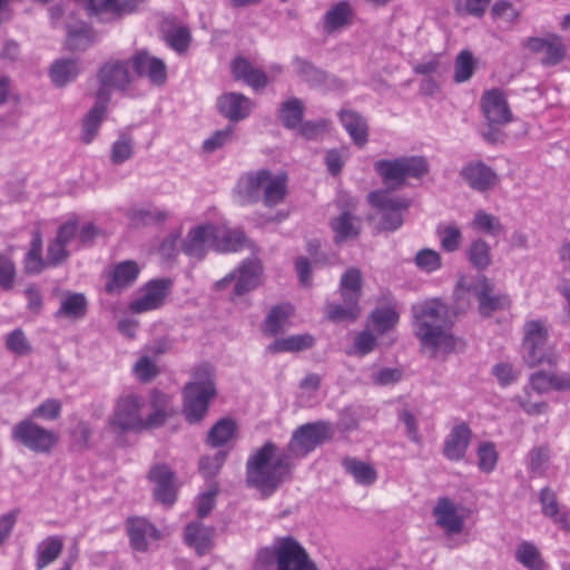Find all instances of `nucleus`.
<instances>
[{"label": "nucleus", "instance_id": "nucleus-60", "mask_svg": "<svg viewBox=\"0 0 570 570\" xmlns=\"http://www.w3.org/2000/svg\"><path fill=\"white\" fill-rule=\"evenodd\" d=\"M134 372L140 382L148 383L156 377L158 368L149 357L142 356L136 362Z\"/></svg>", "mask_w": 570, "mask_h": 570}, {"label": "nucleus", "instance_id": "nucleus-14", "mask_svg": "<svg viewBox=\"0 0 570 570\" xmlns=\"http://www.w3.org/2000/svg\"><path fill=\"white\" fill-rule=\"evenodd\" d=\"M128 61L109 60L105 62L98 70L97 78L100 83L98 90H104L110 98V90H126L131 77L128 71Z\"/></svg>", "mask_w": 570, "mask_h": 570}, {"label": "nucleus", "instance_id": "nucleus-9", "mask_svg": "<svg viewBox=\"0 0 570 570\" xmlns=\"http://www.w3.org/2000/svg\"><path fill=\"white\" fill-rule=\"evenodd\" d=\"M523 361L529 367L553 365L558 356L547 347L548 330L540 321H529L523 326Z\"/></svg>", "mask_w": 570, "mask_h": 570}, {"label": "nucleus", "instance_id": "nucleus-43", "mask_svg": "<svg viewBox=\"0 0 570 570\" xmlns=\"http://www.w3.org/2000/svg\"><path fill=\"white\" fill-rule=\"evenodd\" d=\"M476 68V62L470 50H461L454 60L453 80L463 83L471 79Z\"/></svg>", "mask_w": 570, "mask_h": 570}, {"label": "nucleus", "instance_id": "nucleus-55", "mask_svg": "<svg viewBox=\"0 0 570 570\" xmlns=\"http://www.w3.org/2000/svg\"><path fill=\"white\" fill-rule=\"evenodd\" d=\"M414 261L419 268L428 273H432L441 266V257L439 253L430 248L419 250Z\"/></svg>", "mask_w": 570, "mask_h": 570}, {"label": "nucleus", "instance_id": "nucleus-26", "mask_svg": "<svg viewBox=\"0 0 570 570\" xmlns=\"http://www.w3.org/2000/svg\"><path fill=\"white\" fill-rule=\"evenodd\" d=\"M130 546L134 550L144 552L148 549V538L157 540L158 530L144 518H130L127 521Z\"/></svg>", "mask_w": 570, "mask_h": 570}, {"label": "nucleus", "instance_id": "nucleus-56", "mask_svg": "<svg viewBox=\"0 0 570 570\" xmlns=\"http://www.w3.org/2000/svg\"><path fill=\"white\" fill-rule=\"evenodd\" d=\"M529 469L535 475H542L549 460V449L547 446H538L532 449L529 454Z\"/></svg>", "mask_w": 570, "mask_h": 570}, {"label": "nucleus", "instance_id": "nucleus-24", "mask_svg": "<svg viewBox=\"0 0 570 570\" xmlns=\"http://www.w3.org/2000/svg\"><path fill=\"white\" fill-rule=\"evenodd\" d=\"M435 523L448 534H456L463 530V518L458 513L456 505L449 498H440L433 508Z\"/></svg>", "mask_w": 570, "mask_h": 570}, {"label": "nucleus", "instance_id": "nucleus-54", "mask_svg": "<svg viewBox=\"0 0 570 570\" xmlns=\"http://www.w3.org/2000/svg\"><path fill=\"white\" fill-rule=\"evenodd\" d=\"M166 41L178 53L185 52L190 43V32L185 27L175 28L166 35Z\"/></svg>", "mask_w": 570, "mask_h": 570}, {"label": "nucleus", "instance_id": "nucleus-2", "mask_svg": "<svg viewBox=\"0 0 570 570\" xmlns=\"http://www.w3.org/2000/svg\"><path fill=\"white\" fill-rule=\"evenodd\" d=\"M413 331L422 346L433 352L451 353L455 338L451 334L449 306L440 298H430L412 306Z\"/></svg>", "mask_w": 570, "mask_h": 570}, {"label": "nucleus", "instance_id": "nucleus-19", "mask_svg": "<svg viewBox=\"0 0 570 570\" xmlns=\"http://www.w3.org/2000/svg\"><path fill=\"white\" fill-rule=\"evenodd\" d=\"M140 273L138 264L134 261H124L116 264L108 273L105 291L109 295H119L131 287Z\"/></svg>", "mask_w": 570, "mask_h": 570}, {"label": "nucleus", "instance_id": "nucleus-28", "mask_svg": "<svg viewBox=\"0 0 570 570\" xmlns=\"http://www.w3.org/2000/svg\"><path fill=\"white\" fill-rule=\"evenodd\" d=\"M213 237L214 249L217 252H237L246 245L248 239L239 229H228L224 226L214 225Z\"/></svg>", "mask_w": 570, "mask_h": 570}, {"label": "nucleus", "instance_id": "nucleus-36", "mask_svg": "<svg viewBox=\"0 0 570 570\" xmlns=\"http://www.w3.org/2000/svg\"><path fill=\"white\" fill-rule=\"evenodd\" d=\"M304 104L301 99L293 97L281 104L278 117L284 127L287 129H296L303 120Z\"/></svg>", "mask_w": 570, "mask_h": 570}, {"label": "nucleus", "instance_id": "nucleus-61", "mask_svg": "<svg viewBox=\"0 0 570 570\" xmlns=\"http://www.w3.org/2000/svg\"><path fill=\"white\" fill-rule=\"evenodd\" d=\"M539 501L542 507V513L548 517H557L559 512V503L556 493L550 488H543L539 493Z\"/></svg>", "mask_w": 570, "mask_h": 570}, {"label": "nucleus", "instance_id": "nucleus-13", "mask_svg": "<svg viewBox=\"0 0 570 570\" xmlns=\"http://www.w3.org/2000/svg\"><path fill=\"white\" fill-rule=\"evenodd\" d=\"M263 267L257 258H250L240 264V266L229 273L224 278L216 282L217 289H224L228 284L235 282L233 295L242 296L258 286Z\"/></svg>", "mask_w": 570, "mask_h": 570}, {"label": "nucleus", "instance_id": "nucleus-15", "mask_svg": "<svg viewBox=\"0 0 570 570\" xmlns=\"http://www.w3.org/2000/svg\"><path fill=\"white\" fill-rule=\"evenodd\" d=\"M480 107L489 124H509L512 121V111L504 94L497 88L483 92Z\"/></svg>", "mask_w": 570, "mask_h": 570}, {"label": "nucleus", "instance_id": "nucleus-3", "mask_svg": "<svg viewBox=\"0 0 570 570\" xmlns=\"http://www.w3.org/2000/svg\"><path fill=\"white\" fill-rule=\"evenodd\" d=\"M239 195L248 203H256L261 198L267 207L281 204L287 194V175H274L268 169L244 174L237 184Z\"/></svg>", "mask_w": 570, "mask_h": 570}, {"label": "nucleus", "instance_id": "nucleus-40", "mask_svg": "<svg viewBox=\"0 0 570 570\" xmlns=\"http://www.w3.org/2000/svg\"><path fill=\"white\" fill-rule=\"evenodd\" d=\"M331 227L335 234V243L355 238L360 233L358 225L355 224L354 217L348 212H344L338 217L334 218L331 223Z\"/></svg>", "mask_w": 570, "mask_h": 570}, {"label": "nucleus", "instance_id": "nucleus-53", "mask_svg": "<svg viewBox=\"0 0 570 570\" xmlns=\"http://www.w3.org/2000/svg\"><path fill=\"white\" fill-rule=\"evenodd\" d=\"M371 317L376 331L380 333L391 330L399 321V315L393 308H377L372 313Z\"/></svg>", "mask_w": 570, "mask_h": 570}, {"label": "nucleus", "instance_id": "nucleus-42", "mask_svg": "<svg viewBox=\"0 0 570 570\" xmlns=\"http://www.w3.org/2000/svg\"><path fill=\"white\" fill-rule=\"evenodd\" d=\"M466 255L471 265L480 271L488 268L492 263L490 246L481 238L470 244Z\"/></svg>", "mask_w": 570, "mask_h": 570}, {"label": "nucleus", "instance_id": "nucleus-63", "mask_svg": "<svg viewBox=\"0 0 570 570\" xmlns=\"http://www.w3.org/2000/svg\"><path fill=\"white\" fill-rule=\"evenodd\" d=\"M348 156V149L343 148L342 150L338 149H331L326 153L325 156V164L327 167V170L331 175L336 176L341 173L344 160Z\"/></svg>", "mask_w": 570, "mask_h": 570}, {"label": "nucleus", "instance_id": "nucleus-16", "mask_svg": "<svg viewBox=\"0 0 570 570\" xmlns=\"http://www.w3.org/2000/svg\"><path fill=\"white\" fill-rule=\"evenodd\" d=\"M171 281L167 278L153 279L148 282L144 288V294L132 301L129 309L134 313L140 314L148 311L157 309L164 305Z\"/></svg>", "mask_w": 570, "mask_h": 570}, {"label": "nucleus", "instance_id": "nucleus-59", "mask_svg": "<svg viewBox=\"0 0 570 570\" xmlns=\"http://www.w3.org/2000/svg\"><path fill=\"white\" fill-rule=\"evenodd\" d=\"M7 348L18 355H27L31 352L30 344L21 330L11 332L6 341Z\"/></svg>", "mask_w": 570, "mask_h": 570}, {"label": "nucleus", "instance_id": "nucleus-34", "mask_svg": "<svg viewBox=\"0 0 570 570\" xmlns=\"http://www.w3.org/2000/svg\"><path fill=\"white\" fill-rule=\"evenodd\" d=\"M315 340L311 334L291 335L274 341L267 346V351L272 353L301 352L311 348Z\"/></svg>", "mask_w": 570, "mask_h": 570}, {"label": "nucleus", "instance_id": "nucleus-27", "mask_svg": "<svg viewBox=\"0 0 570 570\" xmlns=\"http://www.w3.org/2000/svg\"><path fill=\"white\" fill-rule=\"evenodd\" d=\"M340 120L356 146L364 147L367 144L368 127L363 116L353 110H342Z\"/></svg>", "mask_w": 570, "mask_h": 570}, {"label": "nucleus", "instance_id": "nucleus-37", "mask_svg": "<svg viewBox=\"0 0 570 570\" xmlns=\"http://www.w3.org/2000/svg\"><path fill=\"white\" fill-rule=\"evenodd\" d=\"M342 465L347 473H350L356 483L363 485H371L377 479V473L373 466L363 461H358L354 458H344Z\"/></svg>", "mask_w": 570, "mask_h": 570}, {"label": "nucleus", "instance_id": "nucleus-52", "mask_svg": "<svg viewBox=\"0 0 570 570\" xmlns=\"http://www.w3.org/2000/svg\"><path fill=\"white\" fill-rule=\"evenodd\" d=\"M498 462V454L493 443L484 442L478 449V465L483 472H491L494 470Z\"/></svg>", "mask_w": 570, "mask_h": 570}, {"label": "nucleus", "instance_id": "nucleus-64", "mask_svg": "<svg viewBox=\"0 0 570 570\" xmlns=\"http://www.w3.org/2000/svg\"><path fill=\"white\" fill-rule=\"evenodd\" d=\"M68 257L66 246L53 239L47 248L46 261L48 266H58Z\"/></svg>", "mask_w": 570, "mask_h": 570}, {"label": "nucleus", "instance_id": "nucleus-50", "mask_svg": "<svg viewBox=\"0 0 570 570\" xmlns=\"http://www.w3.org/2000/svg\"><path fill=\"white\" fill-rule=\"evenodd\" d=\"M226 453L220 451L214 455H204L200 458L198 469L202 475L206 479L214 478L224 465Z\"/></svg>", "mask_w": 570, "mask_h": 570}, {"label": "nucleus", "instance_id": "nucleus-23", "mask_svg": "<svg viewBox=\"0 0 570 570\" xmlns=\"http://www.w3.org/2000/svg\"><path fill=\"white\" fill-rule=\"evenodd\" d=\"M253 108L252 100L238 92H227L217 99V109L222 116L232 122L247 118Z\"/></svg>", "mask_w": 570, "mask_h": 570}, {"label": "nucleus", "instance_id": "nucleus-25", "mask_svg": "<svg viewBox=\"0 0 570 570\" xmlns=\"http://www.w3.org/2000/svg\"><path fill=\"white\" fill-rule=\"evenodd\" d=\"M96 99V104L83 118L81 140L85 144H90L96 137L109 102V97L104 90L97 91Z\"/></svg>", "mask_w": 570, "mask_h": 570}, {"label": "nucleus", "instance_id": "nucleus-44", "mask_svg": "<svg viewBox=\"0 0 570 570\" xmlns=\"http://www.w3.org/2000/svg\"><path fill=\"white\" fill-rule=\"evenodd\" d=\"M515 559L530 570H544V561L539 550L530 542H522L517 547Z\"/></svg>", "mask_w": 570, "mask_h": 570}, {"label": "nucleus", "instance_id": "nucleus-33", "mask_svg": "<svg viewBox=\"0 0 570 570\" xmlns=\"http://www.w3.org/2000/svg\"><path fill=\"white\" fill-rule=\"evenodd\" d=\"M292 65L296 76L311 87H321L326 82L327 73L314 66L309 60L295 57Z\"/></svg>", "mask_w": 570, "mask_h": 570}, {"label": "nucleus", "instance_id": "nucleus-30", "mask_svg": "<svg viewBox=\"0 0 570 570\" xmlns=\"http://www.w3.org/2000/svg\"><path fill=\"white\" fill-rule=\"evenodd\" d=\"M293 312L294 308L289 304H281L272 307L262 325L263 332L269 336H276L285 331L289 325V317Z\"/></svg>", "mask_w": 570, "mask_h": 570}, {"label": "nucleus", "instance_id": "nucleus-39", "mask_svg": "<svg viewBox=\"0 0 570 570\" xmlns=\"http://www.w3.org/2000/svg\"><path fill=\"white\" fill-rule=\"evenodd\" d=\"M236 424L232 419H220L207 434V443L213 448L225 445L235 434Z\"/></svg>", "mask_w": 570, "mask_h": 570}, {"label": "nucleus", "instance_id": "nucleus-62", "mask_svg": "<svg viewBox=\"0 0 570 570\" xmlns=\"http://www.w3.org/2000/svg\"><path fill=\"white\" fill-rule=\"evenodd\" d=\"M60 412L61 403L56 399H48L32 411L31 416L56 420L60 415Z\"/></svg>", "mask_w": 570, "mask_h": 570}, {"label": "nucleus", "instance_id": "nucleus-1", "mask_svg": "<svg viewBox=\"0 0 570 570\" xmlns=\"http://www.w3.org/2000/svg\"><path fill=\"white\" fill-rule=\"evenodd\" d=\"M333 438L331 423L316 421L295 429L286 451L277 454V445L266 441L246 461V484L256 489L263 499L269 498L292 478V458H304Z\"/></svg>", "mask_w": 570, "mask_h": 570}, {"label": "nucleus", "instance_id": "nucleus-21", "mask_svg": "<svg viewBox=\"0 0 570 570\" xmlns=\"http://www.w3.org/2000/svg\"><path fill=\"white\" fill-rule=\"evenodd\" d=\"M461 177L476 191H488L499 181L495 171L482 161H471L461 171Z\"/></svg>", "mask_w": 570, "mask_h": 570}, {"label": "nucleus", "instance_id": "nucleus-35", "mask_svg": "<svg viewBox=\"0 0 570 570\" xmlns=\"http://www.w3.org/2000/svg\"><path fill=\"white\" fill-rule=\"evenodd\" d=\"M42 252V236L40 230H35L32 235V240L30 244V248L26 254L23 261V269L26 274H39L41 273L47 265V261L41 256Z\"/></svg>", "mask_w": 570, "mask_h": 570}, {"label": "nucleus", "instance_id": "nucleus-38", "mask_svg": "<svg viewBox=\"0 0 570 570\" xmlns=\"http://www.w3.org/2000/svg\"><path fill=\"white\" fill-rule=\"evenodd\" d=\"M87 311V299L81 293H66L62 296L57 317L81 318Z\"/></svg>", "mask_w": 570, "mask_h": 570}, {"label": "nucleus", "instance_id": "nucleus-12", "mask_svg": "<svg viewBox=\"0 0 570 570\" xmlns=\"http://www.w3.org/2000/svg\"><path fill=\"white\" fill-rule=\"evenodd\" d=\"M478 301V311L483 317L508 309L511 301L507 294L495 293L494 283L485 275L478 276L468 288Z\"/></svg>", "mask_w": 570, "mask_h": 570}, {"label": "nucleus", "instance_id": "nucleus-29", "mask_svg": "<svg viewBox=\"0 0 570 570\" xmlns=\"http://www.w3.org/2000/svg\"><path fill=\"white\" fill-rule=\"evenodd\" d=\"M353 17L352 7L347 1H338L323 17V30L333 33L347 26Z\"/></svg>", "mask_w": 570, "mask_h": 570}, {"label": "nucleus", "instance_id": "nucleus-18", "mask_svg": "<svg viewBox=\"0 0 570 570\" xmlns=\"http://www.w3.org/2000/svg\"><path fill=\"white\" fill-rule=\"evenodd\" d=\"M148 480L155 484L154 497L156 501L171 505L176 500L177 487L175 473L167 464H156L148 472Z\"/></svg>", "mask_w": 570, "mask_h": 570}, {"label": "nucleus", "instance_id": "nucleus-7", "mask_svg": "<svg viewBox=\"0 0 570 570\" xmlns=\"http://www.w3.org/2000/svg\"><path fill=\"white\" fill-rule=\"evenodd\" d=\"M374 170L390 189H400L407 178L420 179L429 173V164L422 156L381 159L374 163Z\"/></svg>", "mask_w": 570, "mask_h": 570}, {"label": "nucleus", "instance_id": "nucleus-4", "mask_svg": "<svg viewBox=\"0 0 570 570\" xmlns=\"http://www.w3.org/2000/svg\"><path fill=\"white\" fill-rule=\"evenodd\" d=\"M216 395L214 372L209 365H202L191 374L184 387L183 412L189 423H198L208 410L209 401Z\"/></svg>", "mask_w": 570, "mask_h": 570}, {"label": "nucleus", "instance_id": "nucleus-32", "mask_svg": "<svg viewBox=\"0 0 570 570\" xmlns=\"http://www.w3.org/2000/svg\"><path fill=\"white\" fill-rule=\"evenodd\" d=\"M214 530L199 522H190L185 530V541L195 548L198 554L205 553L212 543Z\"/></svg>", "mask_w": 570, "mask_h": 570}, {"label": "nucleus", "instance_id": "nucleus-46", "mask_svg": "<svg viewBox=\"0 0 570 570\" xmlns=\"http://www.w3.org/2000/svg\"><path fill=\"white\" fill-rule=\"evenodd\" d=\"M94 42L92 30L86 24L68 27L67 47L70 50H86Z\"/></svg>", "mask_w": 570, "mask_h": 570}, {"label": "nucleus", "instance_id": "nucleus-8", "mask_svg": "<svg viewBox=\"0 0 570 570\" xmlns=\"http://www.w3.org/2000/svg\"><path fill=\"white\" fill-rule=\"evenodd\" d=\"M145 406L146 401L142 395L134 392L122 393L115 401L108 426L118 434L141 431Z\"/></svg>", "mask_w": 570, "mask_h": 570}, {"label": "nucleus", "instance_id": "nucleus-48", "mask_svg": "<svg viewBox=\"0 0 570 570\" xmlns=\"http://www.w3.org/2000/svg\"><path fill=\"white\" fill-rule=\"evenodd\" d=\"M134 155V139L131 136L122 134L112 144L110 150V160L115 165H120L129 160Z\"/></svg>", "mask_w": 570, "mask_h": 570}, {"label": "nucleus", "instance_id": "nucleus-45", "mask_svg": "<svg viewBox=\"0 0 570 570\" xmlns=\"http://www.w3.org/2000/svg\"><path fill=\"white\" fill-rule=\"evenodd\" d=\"M471 227L476 232L491 236H498L503 232V226L500 223V219L483 210H478L474 214Z\"/></svg>", "mask_w": 570, "mask_h": 570}, {"label": "nucleus", "instance_id": "nucleus-58", "mask_svg": "<svg viewBox=\"0 0 570 570\" xmlns=\"http://www.w3.org/2000/svg\"><path fill=\"white\" fill-rule=\"evenodd\" d=\"M16 278L14 263L4 254L0 253V287L9 291L13 287Z\"/></svg>", "mask_w": 570, "mask_h": 570}, {"label": "nucleus", "instance_id": "nucleus-41", "mask_svg": "<svg viewBox=\"0 0 570 570\" xmlns=\"http://www.w3.org/2000/svg\"><path fill=\"white\" fill-rule=\"evenodd\" d=\"M61 550L62 541L58 537H49L43 540L37 549V570H42L45 567L53 562L61 553Z\"/></svg>", "mask_w": 570, "mask_h": 570}, {"label": "nucleus", "instance_id": "nucleus-51", "mask_svg": "<svg viewBox=\"0 0 570 570\" xmlns=\"http://www.w3.org/2000/svg\"><path fill=\"white\" fill-rule=\"evenodd\" d=\"M438 234L441 238V247L449 253L459 249L462 242V234L459 227L449 225L443 228L439 227Z\"/></svg>", "mask_w": 570, "mask_h": 570}, {"label": "nucleus", "instance_id": "nucleus-49", "mask_svg": "<svg viewBox=\"0 0 570 570\" xmlns=\"http://www.w3.org/2000/svg\"><path fill=\"white\" fill-rule=\"evenodd\" d=\"M567 52L566 45L560 36H550L549 41L544 48V57L541 63L546 67L556 66L560 63Z\"/></svg>", "mask_w": 570, "mask_h": 570}, {"label": "nucleus", "instance_id": "nucleus-6", "mask_svg": "<svg viewBox=\"0 0 570 570\" xmlns=\"http://www.w3.org/2000/svg\"><path fill=\"white\" fill-rule=\"evenodd\" d=\"M362 274L360 269L350 267L341 277L340 294L342 303H327L326 317L334 322H354L361 314L360 299L362 296Z\"/></svg>", "mask_w": 570, "mask_h": 570}, {"label": "nucleus", "instance_id": "nucleus-11", "mask_svg": "<svg viewBox=\"0 0 570 570\" xmlns=\"http://www.w3.org/2000/svg\"><path fill=\"white\" fill-rule=\"evenodd\" d=\"M13 441L37 453H48L58 441L57 435L31 420H23L12 429Z\"/></svg>", "mask_w": 570, "mask_h": 570}, {"label": "nucleus", "instance_id": "nucleus-17", "mask_svg": "<svg viewBox=\"0 0 570 570\" xmlns=\"http://www.w3.org/2000/svg\"><path fill=\"white\" fill-rule=\"evenodd\" d=\"M128 62L138 77L148 78L156 86H161L167 79V69L165 62L149 55L146 50L137 51Z\"/></svg>", "mask_w": 570, "mask_h": 570}, {"label": "nucleus", "instance_id": "nucleus-31", "mask_svg": "<svg viewBox=\"0 0 570 570\" xmlns=\"http://www.w3.org/2000/svg\"><path fill=\"white\" fill-rule=\"evenodd\" d=\"M79 71L80 67L77 59H58L50 66L49 76L52 83L61 88L75 80Z\"/></svg>", "mask_w": 570, "mask_h": 570}, {"label": "nucleus", "instance_id": "nucleus-20", "mask_svg": "<svg viewBox=\"0 0 570 570\" xmlns=\"http://www.w3.org/2000/svg\"><path fill=\"white\" fill-rule=\"evenodd\" d=\"M214 233V224H204L191 228L183 243V252L189 257L203 259L207 249L214 248L212 237L215 235Z\"/></svg>", "mask_w": 570, "mask_h": 570}, {"label": "nucleus", "instance_id": "nucleus-10", "mask_svg": "<svg viewBox=\"0 0 570 570\" xmlns=\"http://www.w3.org/2000/svg\"><path fill=\"white\" fill-rule=\"evenodd\" d=\"M367 200L380 216V228L386 232H394L402 226L403 213L411 206L409 198L392 195L386 189L371 191Z\"/></svg>", "mask_w": 570, "mask_h": 570}, {"label": "nucleus", "instance_id": "nucleus-5", "mask_svg": "<svg viewBox=\"0 0 570 570\" xmlns=\"http://www.w3.org/2000/svg\"><path fill=\"white\" fill-rule=\"evenodd\" d=\"M256 559L261 566L275 563L277 570H318L305 549L292 537L276 538L273 546L258 550Z\"/></svg>", "mask_w": 570, "mask_h": 570}, {"label": "nucleus", "instance_id": "nucleus-22", "mask_svg": "<svg viewBox=\"0 0 570 570\" xmlns=\"http://www.w3.org/2000/svg\"><path fill=\"white\" fill-rule=\"evenodd\" d=\"M472 439V431L468 423L460 422L452 426L445 438L443 455L450 461H460L465 456Z\"/></svg>", "mask_w": 570, "mask_h": 570}, {"label": "nucleus", "instance_id": "nucleus-47", "mask_svg": "<svg viewBox=\"0 0 570 570\" xmlns=\"http://www.w3.org/2000/svg\"><path fill=\"white\" fill-rule=\"evenodd\" d=\"M127 217L132 227H144L164 222L166 214L156 209L134 208L127 213Z\"/></svg>", "mask_w": 570, "mask_h": 570}, {"label": "nucleus", "instance_id": "nucleus-57", "mask_svg": "<svg viewBox=\"0 0 570 570\" xmlns=\"http://www.w3.org/2000/svg\"><path fill=\"white\" fill-rule=\"evenodd\" d=\"M234 129L233 127L228 126L224 129L215 131L212 136H209L204 142H203V149L206 153H214L215 150L222 148L225 146L228 141H230L233 137Z\"/></svg>", "mask_w": 570, "mask_h": 570}]
</instances>
